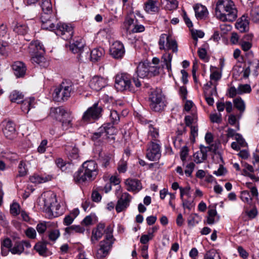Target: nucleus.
<instances>
[{
    "label": "nucleus",
    "instance_id": "obj_1",
    "mask_svg": "<svg viewBox=\"0 0 259 259\" xmlns=\"http://www.w3.org/2000/svg\"><path fill=\"white\" fill-rule=\"evenodd\" d=\"M238 11L232 0H218L215 15L222 21H234L237 17Z\"/></svg>",
    "mask_w": 259,
    "mask_h": 259
},
{
    "label": "nucleus",
    "instance_id": "obj_2",
    "mask_svg": "<svg viewBox=\"0 0 259 259\" xmlns=\"http://www.w3.org/2000/svg\"><path fill=\"white\" fill-rule=\"evenodd\" d=\"M40 205L49 218H56L62 213L56 195L52 192L45 193L39 199Z\"/></svg>",
    "mask_w": 259,
    "mask_h": 259
},
{
    "label": "nucleus",
    "instance_id": "obj_3",
    "mask_svg": "<svg viewBox=\"0 0 259 259\" xmlns=\"http://www.w3.org/2000/svg\"><path fill=\"white\" fill-rule=\"evenodd\" d=\"M112 232V227L111 226H107L106 239L100 242V248L97 251V255L98 257L105 256L111 249L113 243Z\"/></svg>",
    "mask_w": 259,
    "mask_h": 259
},
{
    "label": "nucleus",
    "instance_id": "obj_4",
    "mask_svg": "<svg viewBox=\"0 0 259 259\" xmlns=\"http://www.w3.org/2000/svg\"><path fill=\"white\" fill-rule=\"evenodd\" d=\"M72 91L71 83L63 82L54 90L53 94V99L56 102L66 101L70 97Z\"/></svg>",
    "mask_w": 259,
    "mask_h": 259
},
{
    "label": "nucleus",
    "instance_id": "obj_5",
    "mask_svg": "<svg viewBox=\"0 0 259 259\" xmlns=\"http://www.w3.org/2000/svg\"><path fill=\"white\" fill-rule=\"evenodd\" d=\"M149 100L150 108L154 111H161L165 106L164 97L160 90H155L151 92Z\"/></svg>",
    "mask_w": 259,
    "mask_h": 259
},
{
    "label": "nucleus",
    "instance_id": "obj_6",
    "mask_svg": "<svg viewBox=\"0 0 259 259\" xmlns=\"http://www.w3.org/2000/svg\"><path fill=\"white\" fill-rule=\"evenodd\" d=\"M84 172L82 176V182L93 181L98 175L97 165L93 160L88 161L82 164Z\"/></svg>",
    "mask_w": 259,
    "mask_h": 259
},
{
    "label": "nucleus",
    "instance_id": "obj_7",
    "mask_svg": "<svg viewBox=\"0 0 259 259\" xmlns=\"http://www.w3.org/2000/svg\"><path fill=\"white\" fill-rule=\"evenodd\" d=\"M115 194L118 198L115 209L117 212H120L129 205L131 197L127 192L122 193V189L120 186L117 187Z\"/></svg>",
    "mask_w": 259,
    "mask_h": 259
},
{
    "label": "nucleus",
    "instance_id": "obj_8",
    "mask_svg": "<svg viewBox=\"0 0 259 259\" xmlns=\"http://www.w3.org/2000/svg\"><path fill=\"white\" fill-rule=\"evenodd\" d=\"M115 86L118 91H134L131 84V76L127 73H120L116 76Z\"/></svg>",
    "mask_w": 259,
    "mask_h": 259
},
{
    "label": "nucleus",
    "instance_id": "obj_9",
    "mask_svg": "<svg viewBox=\"0 0 259 259\" xmlns=\"http://www.w3.org/2000/svg\"><path fill=\"white\" fill-rule=\"evenodd\" d=\"M102 111V107L99 106L97 103H95L84 113L82 121L87 123L93 122L101 117Z\"/></svg>",
    "mask_w": 259,
    "mask_h": 259
},
{
    "label": "nucleus",
    "instance_id": "obj_10",
    "mask_svg": "<svg viewBox=\"0 0 259 259\" xmlns=\"http://www.w3.org/2000/svg\"><path fill=\"white\" fill-rule=\"evenodd\" d=\"M158 45L159 49L161 50H172L174 53H177L178 51V45L176 41L172 39L170 36L167 34H162L160 36Z\"/></svg>",
    "mask_w": 259,
    "mask_h": 259
},
{
    "label": "nucleus",
    "instance_id": "obj_11",
    "mask_svg": "<svg viewBox=\"0 0 259 259\" xmlns=\"http://www.w3.org/2000/svg\"><path fill=\"white\" fill-rule=\"evenodd\" d=\"M55 30L56 34L64 40L70 39L73 35V27L69 24L61 22L57 23Z\"/></svg>",
    "mask_w": 259,
    "mask_h": 259
},
{
    "label": "nucleus",
    "instance_id": "obj_12",
    "mask_svg": "<svg viewBox=\"0 0 259 259\" xmlns=\"http://www.w3.org/2000/svg\"><path fill=\"white\" fill-rule=\"evenodd\" d=\"M210 81L207 82L205 86L208 88L213 87L212 91L211 93V95H217V82L221 79L222 77V73L218 69L214 66H210Z\"/></svg>",
    "mask_w": 259,
    "mask_h": 259
},
{
    "label": "nucleus",
    "instance_id": "obj_13",
    "mask_svg": "<svg viewBox=\"0 0 259 259\" xmlns=\"http://www.w3.org/2000/svg\"><path fill=\"white\" fill-rule=\"evenodd\" d=\"M251 91L252 90L250 84L240 83L238 85L237 88L234 86L230 87L227 90V95L230 98H232L237 95H241L249 94L251 93Z\"/></svg>",
    "mask_w": 259,
    "mask_h": 259
},
{
    "label": "nucleus",
    "instance_id": "obj_14",
    "mask_svg": "<svg viewBox=\"0 0 259 259\" xmlns=\"http://www.w3.org/2000/svg\"><path fill=\"white\" fill-rule=\"evenodd\" d=\"M41 21V28L43 29L54 30L55 29L57 20L53 14H42L40 17Z\"/></svg>",
    "mask_w": 259,
    "mask_h": 259
},
{
    "label": "nucleus",
    "instance_id": "obj_15",
    "mask_svg": "<svg viewBox=\"0 0 259 259\" xmlns=\"http://www.w3.org/2000/svg\"><path fill=\"white\" fill-rule=\"evenodd\" d=\"M161 156L159 144L151 142L147 150L146 157L150 161L158 160Z\"/></svg>",
    "mask_w": 259,
    "mask_h": 259
},
{
    "label": "nucleus",
    "instance_id": "obj_16",
    "mask_svg": "<svg viewBox=\"0 0 259 259\" xmlns=\"http://www.w3.org/2000/svg\"><path fill=\"white\" fill-rule=\"evenodd\" d=\"M3 132L5 136L9 139L12 140L16 136L15 124L10 121H5L2 123Z\"/></svg>",
    "mask_w": 259,
    "mask_h": 259
},
{
    "label": "nucleus",
    "instance_id": "obj_17",
    "mask_svg": "<svg viewBox=\"0 0 259 259\" xmlns=\"http://www.w3.org/2000/svg\"><path fill=\"white\" fill-rule=\"evenodd\" d=\"M107 83V79L96 75L92 78L89 82V86L94 90L99 91L106 86Z\"/></svg>",
    "mask_w": 259,
    "mask_h": 259
},
{
    "label": "nucleus",
    "instance_id": "obj_18",
    "mask_svg": "<svg viewBox=\"0 0 259 259\" xmlns=\"http://www.w3.org/2000/svg\"><path fill=\"white\" fill-rule=\"evenodd\" d=\"M123 45L120 41H116L113 43L110 49V55L115 59H121L124 54Z\"/></svg>",
    "mask_w": 259,
    "mask_h": 259
},
{
    "label": "nucleus",
    "instance_id": "obj_19",
    "mask_svg": "<svg viewBox=\"0 0 259 259\" xmlns=\"http://www.w3.org/2000/svg\"><path fill=\"white\" fill-rule=\"evenodd\" d=\"M99 132L98 133H95L94 134V139L98 138L96 136L99 135V137H100L104 134H105V136L107 137V138H109V135L113 136L116 132L115 128L113 126V124L111 123H107L104 124L101 127L99 128Z\"/></svg>",
    "mask_w": 259,
    "mask_h": 259
},
{
    "label": "nucleus",
    "instance_id": "obj_20",
    "mask_svg": "<svg viewBox=\"0 0 259 259\" xmlns=\"http://www.w3.org/2000/svg\"><path fill=\"white\" fill-rule=\"evenodd\" d=\"M105 224L103 223L99 224L96 228L92 231L91 241L93 243H96L103 236L104 233L106 234V229H105Z\"/></svg>",
    "mask_w": 259,
    "mask_h": 259
},
{
    "label": "nucleus",
    "instance_id": "obj_21",
    "mask_svg": "<svg viewBox=\"0 0 259 259\" xmlns=\"http://www.w3.org/2000/svg\"><path fill=\"white\" fill-rule=\"evenodd\" d=\"M126 189L127 191L137 193L142 188V184L139 180L128 179L125 182Z\"/></svg>",
    "mask_w": 259,
    "mask_h": 259
},
{
    "label": "nucleus",
    "instance_id": "obj_22",
    "mask_svg": "<svg viewBox=\"0 0 259 259\" xmlns=\"http://www.w3.org/2000/svg\"><path fill=\"white\" fill-rule=\"evenodd\" d=\"M50 115L52 117L58 120H61L63 118L68 117L69 113H68L63 107H52L50 109Z\"/></svg>",
    "mask_w": 259,
    "mask_h": 259
},
{
    "label": "nucleus",
    "instance_id": "obj_23",
    "mask_svg": "<svg viewBox=\"0 0 259 259\" xmlns=\"http://www.w3.org/2000/svg\"><path fill=\"white\" fill-rule=\"evenodd\" d=\"M28 52L30 55L45 53V49L42 43L38 40L31 41L28 46Z\"/></svg>",
    "mask_w": 259,
    "mask_h": 259
},
{
    "label": "nucleus",
    "instance_id": "obj_24",
    "mask_svg": "<svg viewBox=\"0 0 259 259\" xmlns=\"http://www.w3.org/2000/svg\"><path fill=\"white\" fill-rule=\"evenodd\" d=\"M12 68L17 77H21L26 73V67L25 64L20 61H16L12 65Z\"/></svg>",
    "mask_w": 259,
    "mask_h": 259
},
{
    "label": "nucleus",
    "instance_id": "obj_25",
    "mask_svg": "<svg viewBox=\"0 0 259 259\" xmlns=\"http://www.w3.org/2000/svg\"><path fill=\"white\" fill-rule=\"evenodd\" d=\"M52 179V175L46 174L39 175L35 174L30 177L29 180L33 183L41 184L51 181Z\"/></svg>",
    "mask_w": 259,
    "mask_h": 259
},
{
    "label": "nucleus",
    "instance_id": "obj_26",
    "mask_svg": "<svg viewBox=\"0 0 259 259\" xmlns=\"http://www.w3.org/2000/svg\"><path fill=\"white\" fill-rule=\"evenodd\" d=\"M79 213L80 210L78 208L73 209L68 214L65 216L63 221V225L67 227L71 226L74 219L79 214Z\"/></svg>",
    "mask_w": 259,
    "mask_h": 259
},
{
    "label": "nucleus",
    "instance_id": "obj_27",
    "mask_svg": "<svg viewBox=\"0 0 259 259\" xmlns=\"http://www.w3.org/2000/svg\"><path fill=\"white\" fill-rule=\"evenodd\" d=\"M196 17L197 19H202L205 18L208 15V11L206 8L200 4H196L193 6Z\"/></svg>",
    "mask_w": 259,
    "mask_h": 259
},
{
    "label": "nucleus",
    "instance_id": "obj_28",
    "mask_svg": "<svg viewBox=\"0 0 259 259\" xmlns=\"http://www.w3.org/2000/svg\"><path fill=\"white\" fill-rule=\"evenodd\" d=\"M137 73L142 78L149 77V63L140 62L137 68Z\"/></svg>",
    "mask_w": 259,
    "mask_h": 259
},
{
    "label": "nucleus",
    "instance_id": "obj_29",
    "mask_svg": "<svg viewBox=\"0 0 259 259\" xmlns=\"http://www.w3.org/2000/svg\"><path fill=\"white\" fill-rule=\"evenodd\" d=\"M235 26L241 32L247 31L249 30V21L247 17L244 15L242 16L238 20Z\"/></svg>",
    "mask_w": 259,
    "mask_h": 259
},
{
    "label": "nucleus",
    "instance_id": "obj_30",
    "mask_svg": "<svg viewBox=\"0 0 259 259\" xmlns=\"http://www.w3.org/2000/svg\"><path fill=\"white\" fill-rule=\"evenodd\" d=\"M105 55V51L101 47L96 48L93 49L90 53V60L93 62H96L100 60Z\"/></svg>",
    "mask_w": 259,
    "mask_h": 259
},
{
    "label": "nucleus",
    "instance_id": "obj_31",
    "mask_svg": "<svg viewBox=\"0 0 259 259\" xmlns=\"http://www.w3.org/2000/svg\"><path fill=\"white\" fill-rule=\"evenodd\" d=\"M172 58V56L169 53L164 54L161 58V67L163 68L165 67L168 73H170L171 71V62Z\"/></svg>",
    "mask_w": 259,
    "mask_h": 259
},
{
    "label": "nucleus",
    "instance_id": "obj_32",
    "mask_svg": "<svg viewBox=\"0 0 259 259\" xmlns=\"http://www.w3.org/2000/svg\"><path fill=\"white\" fill-rule=\"evenodd\" d=\"M64 236L67 237L74 236L81 233V226L79 225H71L64 228Z\"/></svg>",
    "mask_w": 259,
    "mask_h": 259
},
{
    "label": "nucleus",
    "instance_id": "obj_33",
    "mask_svg": "<svg viewBox=\"0 0 259 259\" xmlns=\"http://www.w3.org/2000/svg\"><path fill=\"white\" fill-rule=\"evenodd\" d=\"M220 220V217L214 208H210L207 212L206 222L209 225H212L218 222Z\"/></svg>",
    "mask_w": 259,
    "mask_h": 259
},
{
    "label": "nucleus",
    "instance_id": "obj_34",
    "mask_svg": "<svg viewBox=\"0 0 259 259\" xmlns=\"http://www.w3.org/2000/svg\"><path fill=\"white\" fill-rule=\"evenodd\" d=\"M13 30L20 35H25L28 32L29 28L24 23L20 22H14Z\"/></svg>",
    "mask_w": 259,
    "mask_h": 259
},
{
    "label": "nucleus",
    "instance_id": "obj_35",
    "mask_svg": "<svg viewBox=\"0 0 259 259\" xmlns=\"http://www.w3.org/2000/svg\"><path fill=\"white\" fill-rule=\"evenodd\" d=\"M34 98H30L23 100L21 106L22 111L25 113H28L30 109L34 107Z\"/></svg>",
    "mask_w": 259,
    "mask_h": 259
},
{
    "label": "nucleus",
    "instance_id": "obj_36",
    "mask_svg": "<svg viewBox=\"0 0 259 259\" xmlns=\"http://www.w3.org/2000/svg\"><path fill=\"white\" fill-rule=\"evenodd\" d=\"M45 53H40L37 54L31 55V61L32 63H35L41 66L45 67L47 65L46 62V59L44 56Z\"/></svg>",
    "mask_w": 259,
    "mask_h": 259
},
{
    "label": "nucleus",
    "instance_id": "obj_37",
    "mask_svg": "<svg viewBox=\"0 0 259 259\" xmlns=\"http://www.w3.org/2000/svg\"><path fill=\"white\" fill-rule=\"evenodd\" d=\"M207 153L204 149L195 152L194 155V160L196 163H200L207 158Z\"/></svg>",
    "mask_w": 259,
    "mask_h": 259
},
{
    "label": "nucleus",
    "instance_id": "obj_38",
    "mask_svg": "<svg viewBox=\"0 0 259 259\" xmlns=\"http://www.w3.org/2000/svg\"><path fill=\"white\" fill-rule=\"evenodd\" d=\"M158 7L156 5V1L148 0L145 3V10L149 13L156 12L158 11Z\"/></svg>",
    "mask_w": 259,
    "mask_h": 259
},
{
    "label": "nucleus",
    "instance_id": "obj_39",
    "mask_svg": "<svg viewBox=\"0 0 259 259\" xmlns=\"http://www.w3.org/2000/svg\"><path fill=\"white\" fill-rule=\"evenodd\" d=\"M42 14H52V5L50 0H42L40 4Z\"/></svg>",
    "mask_w": 259,
    "mask_h": 259
},
{
    "label": "nucleus",
    "instance_id": "obj_40",
    "mask_svg": "<svg viewBox=\"0 0 259 259\" xmlns=\"http://www.w3.org/2000/svg\"><path fill=\"white\" fill-rule=\"evenodd\" d=\"M70 50L74 54H77V58L80 56L81 54V46L80 39H77L73 42L70 44L69 45Z\"/></svg>",
    "mask_w": 259,
    "mask_h": 259
},
{
    "label": "nucleus",
    "instance_id": "obj_41",
    "mask_svg": "<svg viewBox=\"0 0 259 259\" xmlns=\"http://www.w3.org/2000/svg\"><path fill=\"white\" fill-rule=\"evenodd\" d=\"M233 103L235 108H236L240 112H243L245 109V103L241 97H237L234 99Z\"/></svg>",
    "mask_w": 259,
    "mask_h": 259
},
{
    "label": "nucleus",
    "instance_id": "obj_42",
    "mask_svg": "<svg viewBox=\"0 0 259 259\" xmlns=\"http://www.w3.org/2000/svg\"><path fill=\"white\" fill-rule=\"evenodd\" d=\"M240 197L244 202L247 204H250L254 198H257L255 197H252V194H250L249 192L247 190L242 191L241 192Z\"/></svg>",
    "mask_w": 259,
    "mask_h": 259
},
{
    "label": "nucleus",
    "instance_id": "obj_43",
    "mask_svg": "<svg viewBox=\"0 0 259 259\" xmlns=\"http://www.w3.org/2000/svg\"><path fill=\"white\" fill-rule=\"evenodd\" d=\"M9 97L11 102L19 103L23 101V95L18 91H14L11 93Z\"/></svg>",
    "mask_w": 259,
    "mask_h": 259
},
{
    "label": "nucleus",
    "instance_id": "obj_44",
    "mask_svg": "<svg viewBox=\"0 0 259 259\" xmlns=\"http://www.w3.org/2000/svg\"><path fill=\"white\" fill-rule=\"evenodd\" d=\"M34 249L40 255H46L47 252V245L45 242H39L34 246Z\"/></svg>",
    "mask_w": 259,
    "mask_h": 259
},
{
    "label": "nucleus",
    "instance_id": "obj_45",
    "mask_svg": "<svg viewBox=\"0 0 259 259\" xmlns=\"http://www.w3.org/2000/svg\"><path fill=\"white\" fill-rule=\"evenodd\" d=\"M24 250V248L23 247V245L20 242H16L14 246L11 247V252L13 254H21Z\"/></svg>",
    "mask_w": 259,
    "mask_h": 259
},
{
    "label": "nucleus",
    "instance_id": "obj_46",
    "mask_svg": "<svg viewBox=\"0 0 259 259\" xmlns=\"http://www.w3.org/2000/svg\"><path fill=\"white\" fill-rule=\"evenodd\" d=\"M28 169L26 167V161L21 160L18 165V174L17 177H24L27 174Z\"/></svg>",
    "mask_w": 259,
    "mask_h": 259
},
{
    "label": "nucleus",
    "instance_id": "obj_47",
    "mask_svg": "<svg viewBox=\"0 0 259 259\" xmlns=\"http://www.w3.org/2000/svg\"><path fill=\"white\" fill-rule=\"evenodd\" d=\"M249 67L251 70L254 71V73L257 74V69L259 68V59L254 58L248 61Z\"/></svg>",
    "mask_w": 259,
    "mask_h": 259
},
{
    "label": "nucleus",
    "instance_id": "obj_48",
    "mask_svg": "<svg viewBox=\"0 0 259 259\" xmlns=\"http://www.w3.org/2000/svg\"><path fill=\"white\" fill-rule=\"evenodd\" d=\"M60 121L62 122V127L63 130H67L71 127V118L70 114L68 117L63 118Z\"/></svg>",
    "mask_w": 259,
    "mask_h": 259
},
{
    "label": "nucleus",
    "instance_id": "obj_49",
    "mask_svg": "<svg viewBox=\"0 0 259 259\" xmlns=\"http://www.w3.org/2000/svg\"><path fill=\"white\" fill-rule=\"evenodd\" d=\"M204 259H221V257L216 250L212 249L206 253Z\"/></svg>",
    "mask_w": 259,
    "mask_h": 259
},
{
    "label": "nucleus",
    "instance_id": "obj_50",
    "mask_svg": "<svg viewBox=\"0 0 259 259\" xmlns=\"http://www.w3.org/2000/svg\"><path fill=\"white\" fill-rule=\"evenodd\" d=\"M134 20L133 18L130 17H126L123 23V28L125 29L126 31L130 32L131 31V26L134 25Z\"/></svg>",
    "mask_w": 259,
    "mask_h": 259
},
{
    "label": "nucleus",
    "instance_id": "obj_51",
    "mask_svg": "<svg viewBox=\"0 0 259 259\" xmlns=\"http://www.w3.org/2000/svg\"><path fill=\"white\" fill-rule=\"evenodd\" d=\"M148 136L151 137V140H156L159 136L158 130L152 125L149 126Z\"/></svg>",
    "mask_w": 259,
    "mask_h": 259
},
{
    "label": "nucleus",
    "instance_id": "obj_52",
    "mask_svg": "<svg viewBox=\"0 0 259 259\" xmlns=\"http://www.w3.org/2000/svg\"><path fill=\"white\" fill-rule=\"evenodd\" d=\"M178 4L177 0H166L165 7L167 10L171 11L176 10L178 7Z\"/></svg>",
    "mask_w": 259,
    "mask_h": 259
},
{
    "label": "nucleus",
    "instance_id": "obj_53",
    "mask_svg": "<svg viewBox=\"0 0 259 259\" xmlns=\"http://www.w3.org/2000/svg\"><path fill=\"white\" fill-rule=\"evenodd\" d=\"M109 118L112 124H117L119 121V116L116 110H111L110 111Z\"/></svg>",
    "mask_w": 259,
    "mask_h": 259
},
{
    "label": "nucleus",
    "instance_id": "obj_54",
    "mask_svg": "<svg viewBox=\"0 0 259 259\" xmlns=\"http://www.w3.org/2000/svg\"><path fill=\"white\" fill-rule=\"evenodd\" d=\"M186 124L187 126L192 125V123H195L197 120V117L196 114H193L191 115H187L185 118Z\"/></svg>",
    "mask_w": 259,
    "mask_h": 259
},
{
    "label": "nucleus",
    "instance_id": "obj_55",
    "mask_svg": "<svg viewBox=\"0 0 259 259\" xmlns=\"http://www.w3.org/2000/svg\"><path fill=\"white\" fill-rule=\"evenodd\" d=\"M99 156L102 158L103 165L105 167H106L107 166H108L110 163V161L112 158V155L111 154H106L103 156H102L101 154L100 153Z\"/></svg>",
    "mask_w": 259,
    "mask_h": 259
},
{
    "label": "nucleus",
    "instance_id": "obj_56",
    "mask_svg": "<svg viewBox=\"0 0 259 259\" xmlns=\"http://www.w3.org/2000/svg\"><path fill=\"white\" fill-rule=\"evenodd\" d=\"M97 189V190H95L93 191L92 198L94 202H98L100 201L102 198L98 191L102 190V188L101 187H98Z\"/></svg>",
    "mask_w": 259,
    "mask_h": 259
},
{
    "label": "nucleus",
    "instance_id": "obj_57",
    "mask_svg": "<svg viewBox=\"0 0 259 259\" xmlns=\"http://www.w3.org/2000/svg\"><path fill=\"white\" fill-rule=\"evenodd\" d=\"M160 67L156 66H151L149 63V76H156L159 73Z\"/></svg>",
    "mask_w": 259,
    "mask_h": 259
},
{
    "label": "nucleus",
    "instance_id": "obj_58",
    "mask_svg": "<svg viewBox=\"0 0 259 259\" xmlns=\"http://www.w3.org/2000/svg\"><path fill=\"white\" fill-rule=\"evenodd\" d=\"M189 149L187 146H183L180 151V157L182 161L184 162L186 160V158L188 155Z\"/></svg>",
    "mask_w": 259,
    "mask_h": 259
},
{
    "label": "nucleus",
    "instance_id": "obj_59",
    "mask_svg": "<svg viewBox=\"0 0 259 259\" xmlns=\"http://www.w3.org/2000/svg\"><path fill=\"white\" fill-rule=\"evenodd\" d=\"M60 232L59 230H53L50 232L49 234V239L54 241H56L60 236Z\"/></svg>",
    "mask_w": 259,
    "mask_h": 259
},
{
    "label": "nucleus",
    "instance_id": "obj_60",
    "mask_svg": "<svg viewBox=\"0 0 259 259\" xmlns=\"http://www.w3.org/2000/svg\"><path fill=\"white\" fill-rule=\"evenodd\" d=\"M191 34L194 40H196V41H198V38H202L204 35V33L202 31L198 30H192Z\"/></svg>",
    "mask_w": 259,
    "mask_h": 259
},
{
    "label": "nucleus",
    "instance_id": "obj_61",
    "mask_svg": "<svg viewBox=\"0 0 259 259\" xmlns=\"http://www.w3.org/2000/svg\"><path fill=\"white\" fill-rule=\"evenodd\" d=\"M210 119L212 122L220 123L221 122L222 115L221 114L214 113L210 115Z\"/></svg>",
    "mask_w": 259,
    "mask_h": 259
},
{
    "label": "nucleus",
    "instance_id": "obj_62",
    "mask_svg": "<svg viewBox=\"0 0 259 259\" xmlns=\"http://www.w3.org/2000/svg\"><path fill=\"white\" fill-rule=\"evenodd\" d=\"M198 54L201 59L204 60L205 62H207L208 61L207 52L205 49L199 48L198 50Z\"/></svg>",
    "mask_w": 259,
    "mask_h": 259
},
{
    "label": "nucleus",
    "instance_id": "obj_63",
    "mask_svg": "<svg viewBox=\"0 0 259 259\" xmlns=\"http://www.w3.org/2000/svg\"><path fill=\"white\" fill-rule=\"evenodd\" d=\"M10 211L12 214L17 215L20 213V206L17 203H13L10 207Z\"/></svg>",
    "mask_w": 259,
    "mask_h": 259
},
{
    "label": "nucleus",
    "instance_id": "obj_64",
    "mask_svg": "<svg viewBox=\"0 0 259 259\" xmlns=\"http://www.w3.org/2000/svg\"><path fill=\"white\" fill-rule=\"evenodd\" d=\"M25 234L28 238L34 239L36 237V233L34 228L30 227L25 231Z\"/></svg>",
    "mask_w": 259,
    "mask_h": 259
}]
</instances>
